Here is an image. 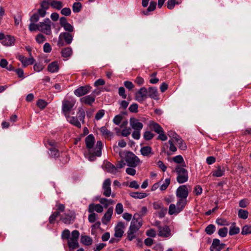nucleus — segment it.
I'll return each instance as SVG.
<instances>
[{"label": "nucleus", "mask_w": 251, "mask_h": 251, "mask_svg": "<svg viewBox=\"0 0 251 251\" xmlns=\"http://www.w3.org/2000/svg\"><path fill=\"white\" fill-rule=\"evenodd\" d=\"M241 233L243 235L251 234V226L248 225L244 226L242 229Z\"/></svg>", "instance_id": "obj_41"}, {"label": "nucleus", "mask_w": 251, "mask_h": 251, "mask_svg": "<svg viewBox=\"0 0 251 251\" xmlns=\"http://www.w3.org/2000/svg\"><path fill=\"white\" fill-rule=\"evenodd\" d=\"M168 136L171 138L170 140L174 141V142L176 141V139L179 137V136L172 131L168 132Z\"/></svg>", "instance_id": "obj_55"}, {"label": "nucleus", "mask_w": 251, "mask_h": 251, "mask_svg": "<svg viewBox=\"0 0 251 251\" xmlns=\"http://www.w3.org/2000/svg\"><path fill=\"white\" fill-rule=\"evenodd\" d=\"M154 136V134L151 132L147 131L144 133V137L146 140H150Z\"/></svg>", "instance_id": "obj_57"}, {"label": "nucleus", "mask_w": 251, "mask_h": 251, "mask_svg": "<svg viewBox=\"0 0 251 251\" xmlns=\"http://www.w3.org/2000/svg\"><path fill=\"white\" fill-rule=\"evenodd\" d=\"M105 111L103 109L99 110L95 115V119L97 120H99L101 119L104 115Z\"/></svg>", "instance_id": "obj_52"}, {"label": "nucleus", "mask_w": 251, "mask_h": 251, "mask_svg": "<svg viewBox=\"0 0 251 251\" xmlns=\"http://www.w3.org/2000/svg\"><path fill=\"white\" fill-rule=\"evenodd\" d=\"M15 39L13 36L11 35H7L5 36L3 41H1V43L4 46H12L14 44Z\"/></svg>", "instance_id": "obj_21"}, {"label": "nucleus", "mask_w": 251, "mask_h": 251, "mask_svg": "<svg viewBox=\"0 0 251 251\" xmlns=\"http://www.w3.org/2000/svg\"><path fill=\"white\" fill-rule=\"evenodd\" d=\"M52 23L49 18L45 19L43 22L39 23V31L44 33L47 35L51 34V25Z\"/></svg>", "instance_id": "obj_4"}, {"label": "nucleus", "mask_w": 251, "mask_h": 251, "mask_svg": "<svg viewBox=\"0 0 251 251\" xmlns=\"http://www.w3.org/2000/svg\"><path fill=\"white\" fill-rule=\"evenodd\" d=\"M113 212L112 207H109L105 213L104 216L101 218L102 223L104 225H107L110 222Z\"/></svg>", "instance_id": "obj_15"}, {"label": "nucleus", "mask_w": 251, "mask_h": 251, "mask_svg": "<svg viewBox=\"0 0 251 251\" xmlns=\"http://www.w3.org/2000/svg\"><path fill=\"white\" fill-rule=\"evenodd\" d=\"M73 40V36L72 34L68 32L61 33L59 36L57 46L60 48L66 45L71 43Z\"/></svg>", "instance_id": "obj_3"}, {"label": "nucleus", "mask_w": 251, "mask_h": 251, "mask_svg": "<svg viewBox=\"0 0 251 251\" xmlns=\"http://www.w3.org/2000/svg\"><path fill=\"white\" fill-rule=\"evenodd\" d=\"M180 211L177 210V207L176 205L174 204H171L169 207V214L170 215L177 214H178Z\"/></svg>", "instance_id": "obj_35"}, {"label": "nucleus", "mask_w": 251, "mask_h": 251, "mask_svg": "<svg viewBox=\"0 0 251 251\" xmlns=\"http://www.w3.org/2000/svg\"><path fill=\"white\" fill-rule=\"evenodd\" d=\"M37 105L41 109L45 108L47 105V102L43 100H39L37 102Z\"/></svg>", "instance_id": "obj_48"}, {"label": "nucleus", "mask_w": 251, "mask_h": 251, "mask_svg": "<svg viewBox=\"0 0 251 251\" xmlns=\"http://www.w3.org/2000/svg\"><path fill=\"white\" fill-rule=\"evenodd\" d=\"M91 213V214H90L88 216V221L89 222L93 223L96 220L97 215L94 212Z\"/></svg>", "instance_id": "obj_60"}, {"label": "nucleus", "mask_w": 251, "mask_h": 251, "mask_svg": "<svg viewBox=\"0 0 251 251\" xmlns=\"http://www.w3.org/2000/svg\"><path fill=\"white\" fill-rule=\"evenodd\" d=\"M95 97L91 95L84 96L80 99V101L82 104L90 106L95 102Z\"/></svg>", "instance_id": "obj_17"}, {"label": "nucleus", "mask_w": 251, "mask_h": 251, "mask_svg": "<svg viewBox=\"0 0 251 251\" xmlns=\"http://www.w3.org/2000/svg\"><path fill=\"white\" fill-rule=\"evenodd\" d=\"M81 242L85 246H90L93 243V239L91 237L87 235H81Z\"/></svg>", "instance_id": "obj_24"}, {"label": "nucleus", "mask_w": 251, "mask_h": 251, "mask_svg": "<svg viewBox=\"0 0 251 251\" xmlns=\"http://www.w3.org/2000/svg\"><path fill=\"white\" fill-rule=\"evenodd\" d=\"M102 167L105 170L111 174H116L118 172L117 168L109 162H104Z\"/></svg>", "instance_id": "obj_16"}, {"label": "nucleus", "mask_w": 251, "mask_h": 251, "mask_svg": "<svg viewBox=\"0 0 251 251\" xmlns=\"http://www.w3.org/2000/svg\"><path fill=\"white\" fill-rule=\"evenodd\" d=\"M173 161L177 163H181L183 162L184 160L181 155H177L173 158Z\"/></svg>", "instance_id": "obj_63"}, {"label": "nucleus", "mask_w": 251, "mask_h": 251, "mask_svg": "<svg viewBox=\"0 0 251 251\" xmlns=\"http://www.w3.org/2000/svg\"><path fill=\"white\" fill-rule=\"evenodd\" d=\"M123 206L121 203H118L116 205L115 211L118 214H121L123 212Z\"/></svg>", "instance_id": "obj_51"}, {"label": "nucleus", "mask_w": 251, "mask_h": 251, "mask_svg": "<svg viewBox=\"0 0 251 251\" xmlns=\"http://www.w3.org/2000/svg\"><path fill=\"white\" fill-rule=\"evenodd\" d=\"M48 70L51 73H55L58 71L59 65L57 62L54 61L49 64L48 66Z\"/></svg>", "instance_id": "obj_26"}, {"label": "nucleus", "mask_w": 251, "mask_h": 251, "mask_svg": "<svg viewBox=\"0 0 251 251\" xmlns=\"http://www.w3.org/2000/svg\"><path fill=\"white\" fill-rule=\"evenodd\" d=\"M39 25L38 24H35L34 23H31L29 25V30L32 32L37 30H39Z\"/></svg>", "instance_id": "obj_58"}, {"label": "nucleus", "mask_w": 251, "mask_h": 251, "mask_svg": "<svg viewBox=\"0 0 251 251\" xmlns=\"http://www.w3.org/2000/svg\"><path fill=\"white\" fill-rule=\"evenodd\" d=\"M148 96L155 100L158 99V92L157 89L154 87H150L148 90Z\"/></svg>", "instance_id": "obj_25"}, {"label": "nucleus", "mask_w": 251, "mask_h": 251, "mask_svg": "<svg viewBox=\"0 0 251 251\" xmlns=\"http://www.w3.org/2000/svg\"><path fill=\"white\" fill-rule=\"evenodd\" d=\"M61 13L63 15L68 16L71 14V11L70 8L65 7L61 10Z\"/></svg>", "instance_id": "obj_59"}, {"label": "nucleus", "mask_w": 251, "mask_h": 251, "mask_svg": "<svg viewBox=\"0 0 251 251\" xmlns=\"http://www.w3.org/2000/svg\"><path fill=\"white\" fill-rule=\"evenodd\" d=\"M148 97V90L146 88L143 87L141 88L135 94V99L140 102H142Z\"/></svg>", "instance_id": "obj_10"}, {"label": "nucleus", "mask_w": 251, "mask_h": 251, "mask_svg": "<svg viewBox=\"0 0 251 251\" xmlns=\"http://www.w3.org/2000/svg\"><path fill=\"white\" fill-rule=\"evenodd\" d=\"M118 93L123 99H125L126 98V95L125 94V89L123 87H119Z\"/></svg>", "instance_id": "obj_62"}, {"label": "nucleus", "mask_w": 251, "mask_h": 251, "mask_svg": "<svg viewBox=\"0 0 251 251\" xmlns=\"http://www.w3.org/2000/svg\"><path fill=\"white\" fill-rule=\"evenodd\" d=\"M72 54V49L70 47H67L63 49L61 51L62 56L63 57H70Z\"/></svg>", "instance_id": "obj_33"}, {"label": "nucleus", "mask_w": 251, "mask_h": 251, "mask_svg": "<svg viewBox=\"0 0 251 251\" xmlns=\"http://www.w3.org/2000/svg\"><path fill=\"white\" fill-rule=\"evenodd\" d=\"M56 207V211L53 212L49 218V221L50 223H53L56 218L59 216L60 213L63 212L65 208V205L61 203H57Z\"/></svg>", "instance_id": "obj_11"}, {"label": "nucleus", "mask_w": 251, "mask_h": 251, "mask_svg": "<svg viewBox=\"0 0 251 251\" xmlns=\"http://www.w3.org/2000/svg\"><path fill=\"white\" fill-rule=\"evenodd\" d=\"M188 195V191L187 189H177L176 196L179 199L186 200Z\"/></svg>", "instance_id": "obj_22"}, {"label": "nucleus", "mask_w": 251, "mask_h": 251, "mask_svg": "<svg viewBox=\"0 0 251 251\" xmlns=\"http://www.w3.org/2000/svg\"><path fill=\"white\" fill-rule=\"evenodd\" d=\"M91 88L92 87L89 85L79 87V96L87 94L91 91Z\"/></svg>", "instance_id": "obj_28"}, {"label": "nucleus", "mask_w": 251, "mask_h": 251, "mask_svg": "<svg viewBox=\"0 0 251 251\" xmlns=\"http://www.w3.org/2000/svg\"><path fill=\"white\" fill-rule=\"evenodd\" d=\"M35 40L37 43L41 44L46 40V38L43 34L39 33L36 36Z\"/></svg>", "instance_id": "obj_44"}, {"label": "nucleus", "mask_w": 251, "mask_h": 251, "mask_svg": "<svg viewBox=\"0 0 251 251\" xmlns=\"http://www.w3.org/2000/svg\"><path fill=\"white\" fill-rule=\"evenodd\" d=\"M216 228L214 225H209L205 229V231L208 235H211L215 231Z\"/></svg>", "instance_id": "obj_38"}, {"label": "nucleus", "mask_w": 251, "mask_h": 251, "mask_svg": "<svg viewBox=\"0 0 251 251\" xmlns=\"http://www.w3.org/2000/svg\"><path fill=\"white\" fill-rule=\"evenodd\" d=\"M141 153L142 155L144 156H148L150 154H152V149L150 146H144L141 148L140 150Z\"/></svg>", "instance_id": "obj_29"}, {"label": "nucleus", "mask_w": 251, "mask_h": 251, "mask_svg": "<svg viewBox=\"0 0 251 251\" xmlns=\"http://www.w3.org/2000/svg\"><path fill=\"white\" fill-rule=\"evenodd\" d=\"M216 223L219 226H228L229 225L226 220L222 218L217 219Z\"/></svg>", "instance_id": "obj_47"}, {"label": "nucleus", "mask_w": 251, "mask_h": 251, "mask_svg": "<svg viewBox=\"0 0 251 251\" xmlns=\"http://www.w3.org/2000/svg\"><path fill=\"white\" fill-rule=\"evenodd\" d=\"M167 208H162L161 209L159 210V211L157 212V214L158 216L160 218H162L165 216V215L166 214L167 212Z\"/></svg>", "instance_id": "obj_56"}, {"label": "nucleus", "mask_w": 251, "mask_h": 251, "mask_svg": "<svg viewBox=\"0 0 251 251\" xmlns=\"http://www.w3.org/2000/svg\"><path fill=\"white\" fill-rule=\"evenodd\" d=\"M100 131L102 136L105 138L110 139L113 136V133L108 130L105 126L100 127Z\"/></svg>", "instance_id": "obj_23"}, {"label": "nucleus", "mask_w": 251, "mask_h": 251, "mask_svg": "<svg viewBox=\"0 0 251 251\" xmlns=\"http://www.w3.org/2000/svg\"><path fill=\"white\" fill-rule=\"evenodd\" d=\"M156 3L155 1H151L150 4V6L148 8L146 11H144V14L147 15L149 14L150 12L153 11L156 8Z\"/></svg>", "instance_id": "obj_36"}, {"label": "nucleus", "mask_w": 251, "mask_h": 251, "mask_svg": "<svg viewBox=\"0 0 251 251\" xmlns=\"http://www.w3.org/2000/svg\"><path fill=\"white\" fill-rule=\"evenodd\" d=\"M50 0H43L40 4V7L46 10H48L50 7Z\"/></svg>", "instance_id": "obj_46"}, {"label": "nucleus", "mask_w": 251, "mask_h": 251, "mask_svg": "<svg viewBox=\"0 0 251 251\" xmlns=\"http://www.w3.org/2000/svg\"><path fill=\"white\" fill-rule=\"evenodd\" d=\"M148 212V209L146 206H143L139 213H135L139 216L138 219L142 220V217L145 216Z\"/></svg>", "instance_id": "obj_40"}, {"label": "nucleus", "mask_w": 251, "mask_h": 251, "mask_svg": "<svg viewBox=\"0 0 251 251\" xmlns=\"http://www.w3.org/2000/svg\"><path fill=\"white\" fill-rule=\"evenodd\" d=\"M50 151V155L53 156V157H57L59 155V152L58 149H57L55 147L50 148L49 149Z\"/></svg>", "instance_id": "obj_42"}, {"label": "nucleus", "mask_w": 251, "mask_h": 251, "mask_svg": "<svg viewBox=\"0 0 251 251\" xmlns=\"http://www.w3.org/2000/svg\"><path fill=\"white\" fill-rule=\"evenodd\" d=\"M71 234L69 229H65L62 233L61 238L62 239H67L68 240V239L71 236Z\"/></svg>", "instance_id": "obj_50"}, {"label": "nucleus", "mask_w": 251, "mask_h": 251, "mask_svg": "<svg viewBox=\"0 0 251 251\" xmlns=\"http://www.w3.org/2000/svg\"><path fill=\"white\" fill-rule=\"evenodd\" d=\"M187 200L179 199L176 203V206L178 211H181L184 208L186 203Z\"/></svg>", "instance_id": "obj_30"}, {"label": "nucleus", "mask_w": 251, "mask_h": 251, "mask_svg": "<svg viewBox=\"0 0 251 251\" xmlns=\"http://www.w3.org/2000/svg\"><path fill=\"white\" fill-rule=\"evenodd\" d=\"M123 119V116L121 114H119L114 117L113 119V122L115 125H119L122 121Z\"/></svg>", "instance_id": "obj_45"}, {"label": "nucleus", "mask_w": 251, "mask_h": 251, "mask_svg": "<svg viewBox=\"0 0 251 251\" xmlns=\"http://www.w3.org/2000/svg\"><path fill=\"white\" fill-rule=\"evenodd\" d=\"M150 128L152 129L155 132L160 134L161 132H163V129L162 127L157 123L151 121L150 122Z\"/></svg>", "instance_id": "obj_19"}, {"label": "nucleus", "mask_w": 251, "mask_h": 251, "mask_svg": "<svg viewBox=\"0 0 251 251\" xmlns=\"http://www.w3.org/2000/svg\"><path fill=\"white\" fill-rule=\"evenodd\" d=\"M68 245L70 250L73 251L78 247V231L76 230L72 231L68 240Z\"/></svg>", "instance_id": "obj_2"}, {"label": "nucleus", "mask_w": 251, "mask_h": 251, "mask_svg": "<svg viewBox=\"0 0 251 251\" xmlns=\"http://www.w3.org/2000/svg\"><path fill=\"white\" fill-rule=\"evenodd\" d=\"M159 236L163 238H167L171 235V229L167 226H164L162 227H159L158 230Z\"/></svg>", "instance_id": "obj_13"}, {"label": "nucleus", "mask_w": 251, "mask_h": 251, "mask_svg": "<svg viewBox=\"0 0 251 251\" xmlns=\"http://www.w3.org/2000/svg\"><path fill=\"white\" fill-rule=\"evenodd\" d=\"M176 171L177 173V181L179 183H182L187 181L188 176L187 171L182 167L179 166L176 168Z\"/></svg>", "instance_id": "obj_8"}, {"label": "nucleus", "mask_w": 251, "mask_h": 251, "mask_svg": "<svg viewBox=\"0 0 251 251\" xmlns=\"http://www.w3.org/2000/svg\"><path fill=\"white\" fill-rule=\"evenodd\" d=\"M75 103V100L72 98L65 99L62 101V110L66 117L69 114Z\"/></svg>", "instance_id": "obj_5"}, {"label": "nucleus", "mask_w": 251, "mask_h": 251, "mask_svg": "<svg viewBox=\"0 0 251 251\" xmlns=\"http://www.w3.org/2000/svg\"><path fill=\"white\" fill-rule=\"evenodd\" d=\"M131 133V129L130 128H125L122 131L121 134L122 136L126 137L130 135Z\"/></svg>", "instance_id": "obj_61"}, {"label": "nucleus", "mask_w": 251, "mask_h": 251, "mask_svg": "<svg viewBox=\"0 0 251 251\" xmlns=\"http://www.w3.org/2000/svg\"><path fill=\"white\" fill-rule=\"evenodd\" d=\"M50 5L53 8L58 10L61 9L63 7V3L60 1L51 0L50 1Z\"/></svg>", "instance_id": "obj_31"}, {"label": "nucleus", "mask_w": 251, "mask_h": 251, "mask_svg": "<svg viewBox=\"0 0 251 251\" xmlns=\"http://www.w3.org/2000/svg\"><path fill=\"white\" fill-rule=\"evenodd\" d=\"M100 221L97 222L95 224L92 225L91 227V234L95 235L97 233V229L100 228Z\"/></svg>", "instance_id": "obj_37"}, {"label": "nucleus", "mask_w": 251, "mask_h": 251, "mask_svg": "<svg viewBox=\"0 0 251 251\" xmlns=\"http://www.w3.org/2000/svg\"><path fill=\"white\" fill-rule=\"evenodd\" d=\"M130 126L134 130H141L143 127L142 123L135 118H130L129 120Z\"/></svg>", "instance_id": "obj_14"}, {"label": "nucleus", "mask_w": 251, "mask_h": 251, "mask_svg": "<svg viewBox=\"0 0 251 251\" xmlns=\"http://www.w3.org/2000/svg\"><path fill=\"white\" fill-rule=\"evenodd\" d=\"M130 196L135 199H141L148 196V194L143 192H133L130 193Z\"/></svg>", "instance_id": "obj_27"}, {"label": "nucleus", "mask_w": 251, "mask_h": 251, "mask_svg": "<svg viewBox=\"0 0 251 251\" xmlns=\"http://www.w3.org/2000/svg\"><path fill=\"white\" fill-rule=\"evenodd\" d=\"M240 231V228L236 226V224L233 223L230 227L229 234L230 235H233L238 234Z\"/></svg>", "instance_id": "obj_34"}, {"label": "nucleus", "mask_w": 251, "mask_h": 251, "mask_svg": "<svg viewBox=\"0 0 251 251\" xmlns=\"http://www.w3.org/2000/svg\"><path fill=\"white\" fill-rule=\"evenodd\" d=\"M139 216L137 214L133 215L128 230L130 232H136L142 225V220L138 219Z\"/></svg>", "instance_id": "obj_9"}, {"label": "nucleus", "mask_w": 251, "mask_h": 251, "mask_svg": "<svg viewBox=\"0 0 251 251\" xmlns=\"http://www.w3.org/2000/svg\"><path fill=\"white\" fill-rule=\"evenodd\" d=\"M178 2H176L175 0H168L167 1V7L169 9H172L174 8L176 4H178Z\"/></svg>", "instance_id": "obj_53"}, {"label": "nucleus", "mask_w": 251, "mask_h": 251, "mask_svg": "<svg viewBox=\"0 0 251 251\" xmlns=\"http://www.w3.org/2000/svg\"><path fill=\"white\" fill-rule=\"evenodd\" d=\"M225 168L220 166H218L216 169L212 172V176L215 177H221L224 174Z\"/></svg>", "instance_id": "obj_20"}, {"label": "nucleus", "mask_w": 251, "mask_h": 251, "mask_svg": "<svg viewBox=\"0 0 251 251\" xmlns=\"http://www.w3.org/2000/svg\"><path fill=\"white\" fill-rule=\"evenodd\" d=\"M238 216L240 218L246 219L248 217L249 213L247 210L240 209L238 211Z\"/></svg>", "instance_id": "obj_39"}, {"label": "nucleus", "mask_w": 251, "mask_h": 251, "mask_svg": "<svg viewBox=\"0 0 251 251\" xmlns=\"http://www.w3.org/2000/svg\"><path fill=\"white\" fill-rule=\"evenodd\" d=\"M125 158L126 162L129 166L135 167L140 164V159L131 152H126Z\"/></svg>", "instance_id": "obj_7"}, {"label": "nucleus", "mask_w": 251, "mask_h": 251, "mask_svg": "<svg viewBox=\"0 0 251 251\" xmlns=\"http://www.w3.org/2000/svg\"><path fill=\"white\" fill-rule=\"evenodd\" d=\"M138 105L137 103H133L130 105L129 110L131 112H137L138 111Z\"/></svg>", "instance_id": "obj_64"}, {"label": "nucleus", "mask_w": 251, "mask_h": 251, "mask_svg": "<svg viewBox=\"0 0 251 251\" xmlns=\"http://www.w3.org/2000/svg\"><path fill=\"white\" fill-rule=\"evenodd\" d=\"M227 227L220 228L218 231V234L222 237H225L227 235Z\"/></svg>", "instance_id": "obj_49"}, {"label": "nucleus", "mask_w": 251, "mask_h": 251, "mask_svg": "<svg viewBox=\"0 0 251 251\" xmlns=\"http://www.w3.org/2000/svg\"><path fill=\"white\" fill-rule=\"evenodd\" d=\"M125 228V224L122 222H118L115 227L114 236L116 238H121L124 233Z\"/></svg>", "instance_id": "obj_12"}, {"label": "nucleus", "mask_w": 251, "mask_h": 251, "mask_svg": "<svg viewBox=\"0 0 251 251\" xmlns=\"http://www.w3.org/2000/svg\"><path fill=\"white\" fill-rule=\"evenodd\" d=\"M18 59L19 60L22 62L23 66L24 67H25L27 66V58L23 56V55L19 54L18 55Z\"/></svg>", "instance_id": "obj_54"}, {"label": "nucleus", "mask_w": 251, "mask_h": 251, "mask_svg": "<svg viewBox=\"0 0 251 251\" xmlns=\"http://www.w3.org/2000/svg\"><path fill=\"white\" fill-rule=\"evenodd\" d=\"M75 219V214L73 211L68 210L60 215V221L65 224H73Z\"/></svg>", "instance_id": "obj_6"}, {"label": "nucleus", "mask_w": 251, "mask_h": 251, "mask_svg": "<svg viewBox=\"0 0 251 251\" xmlns=\"http://www.w3.org/2000/svg\"><path fill=\"white\" fill-rule=\"evenodd\" d=\"M175 143L177 144L179 147V148L181 150L184 151L187 149V146L185 143L180 137L176 139Z\"/></svg>", "instance_id": "obj_32"}, {"label": "nucleus", "mask_w": 251, "mask_h": 251, "mask_svg": "<svg viewBox=\"0 0 251 251\" xmlns=\"http://www.w3.org/2000/svg\"><path fill=\"white\" fill-rule=\"evenodd\" d=\"M68 121L74 126L78 127V121L77 117H68Z\"/></svg>", "instance_id": "obj_43"}, {"label": "nucleus", "mask_w": 251, "mask_h": 251, "mask_svg": "<svg viewBox=\"0 0 251 251\" xmlns=\"http://www.w3.org/2000/svg\"><path fill=\"white\" fill-rule=\"evenodd\" d=\"M95 142V138L92 134L89 135L85 138V143L87 148L89 149V153H85V155L90 161L94 160L96 156L100 157L101 155L102 142L100 141H97L95 147L93 149Z\"/></svg>", "instance_id": "obj_1"}, {"label": "nucleus", "mask_w": 251, "mask_h": 251, "mask_svg": "<svg viewBox=\"0 0 251 251\" xmlns=\"http://www.w3.org/2000/svg\"><path fill=\"white\" fill-rule=\"evenodd\" d=\"M103 210V207L100 204H91L89 206V212H94V211H96L98 213H101Z\"/></svg>", "instance_id": "obj_18"}]
</instances>
